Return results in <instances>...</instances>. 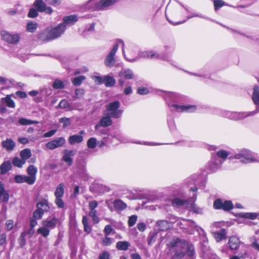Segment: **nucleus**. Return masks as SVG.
Segmentation results:
<instances>
[{
  "instance_id": "obj_1",
  "label": "nucleus",
  "mask_w": 259,
  "mask_h": 259,
  "mask_svg": "<svg viewBox=\"0 0 259 259\" xmlns=\"http://www.w3.org/2000/svg\"><path fill=\"white\" fill-rule=\"evenodd\" d=\"M119 44H121L122 45V54L124 58L129 62H134L136 61V59H129L126 57L124 48V44L122 40H119L117 41L116 44L114 45L112 49L111 50L109 54L107 56L106 58L105 59L104 63L106 66L108 67H111L114 65L115 62L114 56L118 50Z\"/></svg>"
},
{
  "instance_id": "obj_2",
  "label": "nucleus",
  "mask_w": 259,
  "mask_h": 259,
  "mask_svg": "<svg viewBox=\"0 0 259 259\" xmlns=\"http://www.w3.org/2000/svg\"><path fill=\"white\" fill-rule=\"evenodd\" d=\"M119 107L120 103L119 101H115L108 104L107 105L105 115L115 118H119L122 113V110L118 109Z\"/></svg>"
},
{
  "instance_id": "obj_3",
  "label": "nucleus",
  "mask_w": 259,
  "mask_h": 259,
  "mask_svg": "<svg viewBox=\"0 0 259 259\" xmlns=\"http://www.w3.org/2000/svg\"><path fill=\"white\" fill-rule=\"evenodd\" d=\"M235 158L240 159L242 163H247L251 162L256 161V159L254 158L251 152L248 150H242L238 153L235 154L233 157H230V159Z\"/></svg>"
},
{
  "instance_id": "obj_4",
  "label": "nucleus",
  "mask_w": 259,
  "mask_h": 259,
  "mask_svg": "<svg viewBox=\"0 0 259 259\" xmlns=\"http://www.w3.org/2000/svg\"><path fill=\"white\" fill-rule=\"evenodd\" d=\"M118 0H90L88 4L92 6V8L97 10H103L116 3Z\"/></svg>"
},
{
  "instance_id": "obj_5",
  "label": "nucleus",
  "mask_w": 259,
  "mask_h": 259,
  "mask_svg": "<svg viewBox=\"0 0 259 259\" xmlns=\"http://www.w3.org/2000/svg\"><path fill=\"white\" fill-rule=\"evenodd\" d=\"M254 115V112H236L225 111L224 116L232 120H239L249 116Z\"/></svg>"
},
{
  "instance_id": "obj_6",
  "label": "nucleus",
  "mask_w": 259,
  "mask_h": 259,
  "mask_svg": "<svg viewBox=\"0 0 259 259\" xmlns=\"http://www.w3.org/2000/svg\"><path fill=\"white\" fill-rule=\"evenodd\" d=\"M138 58H147V59H162L164 60H167V58L165 57L162 56L160 54H158L157 53L153 51H143L139 53L138 57L137 58H136L137 60Z\"/></svg>"
},
{
  "instance_id": "obj_7",
  "label": "nucleus",
  "mask_w": 259,
  "mask_h": 259,
  "mask_svg": "<svg viewBox=\"0 0 259 259\" xmlns=\"http://www.w3.org/2000/svg\"><path fill=\"white\" fill-rule=\"evenodd\" d=\"M1 35L3 40L10 44H16L20 39V35L18 34H13L4 30L1 32Z\"/></svg>"
},
{
  "instance_id": "obj_8",
  "label": "nucleus",
  "mask_w": 259,
  "mask_h": 259,
  "mask_svg": "<svg viewBox=\"0 0 259 259\" xmlns=\"http://www.w3.org/2000/svg\"><path fill=\"white\" fill-rule=\"evenodd\" d=\"M49 28L53 40L60 37L65 31V26L64 24H60L56 26Z\"/></svg>"
},
{
  "instance_id": "obj_9",
  "label": "nucleus",
  "mask_w": 259,
  "mask_h": 259,
  "mask_svg": "<svg viewBox=\"0 0 259 259\" xmlns=\"http://www.w3.org/2000/svg\"><path fill=\"white\" fill-rule=\"evenodd\" d=\"M60 223V220L55 217L48 218L42 221V226H45L50 230L55 228Z\"/></svg>"
},
{
  "instance_id": "obj_10",
  "label": "nucleus",
  "mask_w": 259,
  "mask_h": 259,
  "mask_svg": "<svg viewBox=\"0 0 259 259\" xmlns=\"http://www.w3.org/2000/svg\"><path fill=\"white\" fill-rule=\"evenodd\" d=\"M171 111H177L178 112L186 111L188 112H193L196 109V106L194 105H178L176 104H172L169 105Z\"/></svg>"
},
{
  "instance_id": "obj_11",
  "label": "nucleus",
  "mask_w": 259,
  "mask_h": 259,
  "mask_svg": "<svg viewBox=\"0 0 259 259\" xmlns=\"http://www.w3.org/2000/svg\"><path fill=\"white\" fill-rule=\"evenodd\" d=\"M36 207L44 213L49 212L50 210V206L48 199V195L45 198L39 200L36 204Z\"/></svg>"
},
{
  "instance_id": "obj_12",
  "label": "nucleus",
  "mask_w": 259,
  "mask_h": 259,
  "mask_svg": "<svg viewBox=\"0 0 259 259\" xmlns=\"http://www.w3.org/2000/svg\"><path fill=\"white\" fill-rule=\"evenodd\" d=\"M65 143V139L63 137H60L48 142L46 144V146L48 148L53 150L62 146Z\"/></svg>"
},
{
  "instance_id": "obj_13",
  "label": "nucleus",
  "mask_w": 259,
  "mask_h": 259,
  "mask_svg": "<svg viewBox=\"0 0 259 259\" xmlns=\"http://www.w3.org/2000/svg\"><path fill=\"white\" fill-rule=\"evenodd\" d=\"M34 6L39 12H45L49 14L52 13V9L49 7H47L46 4L42 0H35Z\"/></svg>"
},
{
  "instance_id": "obj_14",
  "label": "nucleus",
  "mask_w": 259,
  "mask_h": 259,
  "mask_svg": "<svg viewBox=\"0 0 259 259\" xmlns=\"http://www.w3.org/2000/svg\"><path fill=\"white\" fill-rule=\"evenodd\" d=\"M38 39L42 42H48L53 40L49 27L45 29L38 34Z\"/></svg>"
},
{
  "instance_id": "obj_15",
  "label": "nucleus",
  "mask_w": 259,
  "mask_h": 259,
  "mask_svg": "<svg viewBox=\"0 0 259 259\" xmlns=\"http://www.w3.org/2000/svg\"><path fill=\"white\" fill-rule=\"evenodd\" d=\"M252 99L254 104L256 106L255 110L253 111L254 112L255 114L259 112V88L257 86H254L253 87Z\"/></svg>"
},
{
  "instance_id": "obj_16",
  "label": "nucleus",
  "mask_w": 259,
  "mask_h": 259,
  "mask_svg": "<svg viewBox=\"0 0 259 259\" xmlns=\"http://www.w3.org/2000/svg\"><path fill=\"white\" fill-rule=\"evenodd\" d=\"M112 117L106 115L103 117L100 120V122L97 124L95 127L96 130H98L100 126L107 127L112 123V121L111 119Z\"/></svg>"
},
{
  "instance_id": "obj_17",
  "label": "nucleus",
  "mask_w": 259,
  "mask_h": 259,
  "mask_svg": "<svg viewBox=\"0 0 259 259\" xmlns=\"http://www.w3.org/2000/svg\"><path fill=\"white\" fill-rule=\"evenodd\" d=\"M15 181L17 183H26L28 185H31L34 183L32 181L30 178L26 175H16L15 177Z\"/></svg>"
},
{
  "instance_id": "obj_18",
  "label": "nucleus",
  "mask_w": 259,
  "mask_h": 259,
  "mask_svg": "<svg viewBox=\"0 0 259 259\" xmlns=\"http://www.w3.org/2000/svg\"><path fill=\"white\" fill-rule=\"evenodd\" d=\"M240 241L236 236H231L229 239L228 244L231 250L237 249L240 245Z\"/></svg>"
},
{
  "instance_id": "obj_19",
  "label": "nucleus",
  "mask_w": 259,
  "mask_h": 259,
  "mask_svg": "<svg viewBox=\"0 0 259 259\" xmlns=\"http://www.w3.org/2000/svg\"><path fill=\"white\" fill-rule=\"evenodd\" d=\"M37 172V168L33 165H29L27 169V173L28 177L31 179L32 181L34 183L36 179V174Z\"/></svg>"
},
{
  "instance_id": "obj_20",
  "label": "nucleus",
  "mask_w": 259,
  "mask_h": 259,
  "mask_svg": "<svg viewBox=\"0 0 259 259\" xmlns=\"http://www.w3.org/2000/svg\"><path fill=\"white\" fill-rule=\"evenodd\" d=\"M77 18L74 15H72L64 17L63 19V23L61 24H64L65 27L66 26H71L73 25L77 21Z\"/></svg>"
},
{
  "instance_id": "obj_21",
  "label": "nucleus",
  "mask_w": 259,
  "mask_h": 259,
  "mask_svg": "<svg viewBox=\"0 0 259 259\" xmlns=\"http://www.w3.org/2000/svg\"><path fill=\"white\" fill-rule=\"evenodd\" d=\"M15 145L14 141L11 139L8 138L2 142V147L9 151H12L14 149Z\"/></svg>"
},
{
  "instance_id": "obj_22",
  "label": "nucleus",
  "mask_w": 259,
  "mask_h": 259,
  "mask_svg": "<svg viewBox=\"0 0 259 259\" xmlns=\"http://www.w3.org/2000/svg\"><path fill=\"white\" fill-rule=\"evenodd\" d=\"M226 230L224 229H221L219 231L212 233L213 236L217 242H220L223 239H226Z\"/></svg>"
},
{
  "instance_id": "obj_23",
  "label": "nucleus",
  "mask_w": 259,
  "mask_h": 259,
  "mask_svg": "<svg viewBox=\"0 0 259 259\" xmlns=\"http://www.w3.org/2000/svg\"><path fill=\"white\" fill-rule=\"evenodd\" d=\"M119 77H123L126 79H132L134 77L133 71L130 69H124L118 73Z\"/></svg>"
},
{
  "instance_id": "obj_24",
  "label": "nucleus",
  "mask_w": 259,
  "mask_h": 259,
  "mask_svg": "<svg viewBox=\"0 0 259 259\" xmlns=\"http://www.w3.org/2000/svg\"><path fill=\"white\" fill-rule=\"evenodd\" d=\"M76 154L75 151L66 150L63 156V160L68 163L69 165H71L72 163L73 159L71 158L72 156H74Z\"/></svg>"
},
{
  "instance_id": "obj_25",
  "label": "nucleus",
  "mask_w": 259,
  "mask_h": 259,
  "mask_svg": "<svg viewBox=\"0 0 259 259\" xmlns=\"http://www.w3.org/2000/svg\"><path fill=\"white\" fill-rule=\"evenodd\" d=\"M0 195L2 202H8L9 200V194L5 190V185L0 181Z\"/></svg>"
},
{
  "instance_id": "obj_26",
  "label": "nucleus",
  "mask_w": 259,
  "mask_h": 259,
  "mask_svg": "<svg viewBox=\"0 0 259 259\" xmlns=\"http://www.w3.org/2000/svg\"><path fill=\"white\" fill-rule=\"evenodd\" d=\"M83 140V138L81 135H74L70 136L68 139V142L71 145H74L76 143H81Z\"/></svg>"
},
{
  "instance_id": "obj_27",
  "label": "nucleus",
  "mask_w": 259,
  "mask_h": 259,
  "mask_svg": "<svg viewBox=\"0 0 259 259\" xmlns=\"http://www.w3.org/2000/svg\"><path fill=\"white\" fill-rule=\"evenodd\" d=\"M114 209L115 210H122L126 207V204L120 200H116L113 203Z\"/></svg>"
},
{
  "instance_id": "obj_28",
  "label": "nucleus",
  "mask_w": 259,
  "mask_h": 259,
  "mask_svg": "<svg viewBox=\"0 0 259 259\" xmlns=\"http://www.w3.org/2000/svg\"><path fill=\"white\" fill-rule=\"evenodd\" d=\"M12 168V165L10 162L6 161L4 162L0 166L1 174L4 175Z\"/></svg>"
},
{
  "instance_id": "obj_29",
  "label": "nucleus",
  "mask_w": 259,
  "mask_h": 259,
  "mask_svg": "<svg viewBox=\"0 0 259 259\" xmlns=\"http://www.w3.org/2000/svg\"><path fill=\"white\" fill-rule=\"evenodd\" d=\"M184 223L187 224L186 227L189 228L185 229V230H187L191 234L193 233V231L197 227L195 223L191 220H184Z\"/></svg>"
},
{
  "instance_id": "obj_30",
  "label": "nucleus",
  "mask_w": 259,
  "mask_h": 259,
  "mask_svg": "<svg viewBox=\"0 0 259 259\" xmlns=\"http://www.w3.org/2000/svg\"><path fill=\"white\" fill-rule=\"evenodd\" d=\"M130 245V243L128 241H118L116 244V247L119 250H127Z\"/></svg>"
},
{
  "instance_id": "obj_31",
  "label": "nucleus",
  "mask_w": 259,
  "mask_h": 259,
  "mask_svg": "<svg viewBox=\"0 0 259 259\" xmlns=\"http://www.w3.org/2000/svg\"><path fill=\"white\" fill-rule=\"evenodd\" d=\"M64 194V185L60 183L56 188L54 195L55 197H62Z\"/></svg>"
},
{
  "instance_id": "obj_32",
  "label": "nucleus",
  "mask_w": 259,
  "mask_h": 259,
  "mask_svg": "<svg viewBox=\"0 0 259 259\" xmlns=\"http://www.w3.org/2000/svg\"><path fill=\"white\" fill-rule=\"evenodd\" d=\"M20 155L21 158L25 162L32 155L31 150L28 148L24 149L20 152Z\"/></svg>"
},
{
  "instance_id": "obj_33",
  "label": "nucleus",
  "mask_w": 259,
  "mask_h": 259,
  "mask_svg": "<svg viewBox=\"0 0 259 259\" xmlns=\"http://www.w3.org/2000/svg\"><path fill=\"white\" fill-rule=\"evenodd\" d=\"M103 82L106 87H110L114 85L115 79L111 76L106 75L103 79Z\"/></svg>"
},
{
  "instance_id": "obj_34",
  "label": "nucleus",
  "mask_w": 259,
  "mask_h": 259,
  "mask_svg": "<svg viewBox=\"0 0 259 259\" xmlns=\"http://www.w3.org/2000/svg\"><path fill=\"white\" fill-rule=\"evenodd\" d=\"M158 229L160 231H165L168 229L169 227L168 222L165 220L159 221L157 222Z\"/></svg>"
},
{
  "instance_id": "obj_35",
  "label": "nucleus",
  "mask_w": 259,
  "mask_h": 259,
  "mask_svg": "<svg viewBox=\"0 0 259 259\" xmlns=\"http://www.w3.org/2000/svg\"><path fill=\"white\" fill-rule=\"evenodd\" d=\"M171 203L174 206H181L185 204L188 205L187 201L178 198L174 199Z\"/></svg>"
},
{
  "instance_id": "obj_36",
  "label": "nucleus",
  "mask_w": 259,
  "mask_h": 259,
  "mask_svg": "<svg viewBox=\"0 0 259 259\" xmlns=\"http://www.w3.org/2000/svg\"><path fill=\"white\" fill-rule=\"evenodd\" d=\"M50 231L48 228H46L45 226H42L41 227L38 228L37 230L38 234H41L44 237H48L50 234Z\"/></svg>"
},
{
  "instance_id": "obj_37",
  "label": "nucleus",
  "mask_w": 259,
  "mask_h": 259,
  "mask_svg": "<svg viewBox=\"0 0 259 259\" xmlns=\"http://www.w3.org/2000/svg\"><path fill=\"white\" fill-rule=\"evenodd\" d=\"M18 122L20 124L22 125H30L32 124H36L38 123L37 121L31 120L24 118H20L18 121Z\"/></svg>"
},
{
  "instance_id": "obj_38",
  "label": "nucleus",
  "mask_w": 259,
  "mask_h": 259,
  "mask_svg": "<svg viewBox=\"0 0 259 259\" xmlns=\"http://www.w3.org/2000/svg\"><path fill=\"white\" fill-rule=\"evenodd\" d=\"M25 162L22 158L20 159L17 157H15L13 159V164L14 166L21 168L25 164Z\"/></svg>"
},
{
  "instance_id": "obj_39",
  "label": "nucleus",
  "mask_w": 259,
  "mask_h": 259,
  "mask_svg": "<svg viewBox=\"0 0 259 259\" xmlns=\"http://www.w3.org/2000/svg\"><path fill=\"white\" fill-rule=\"evenodd\" d=\"M187 207L196 213H202L203 212L202 208L196 206L194 203L188 204Z\"/></svg>"
},
{
  "instance_id": "obj_40",
  "label": "nucleus",
  "mask_w": 259,
  "mask_h": 259,
  "mask_svg": "<svg viewBox=\"0 0 259 259\" xmlns=\"http://www.w3.org/2000/svg\"><path fill=\"white\" fill-rule=\"evenodd\" d=\"M3 100L8 107L10 108H14L15 107V102L11 99L10 95H7Z\"/></svg>"
},
{
  "instance_id": "obj_41",
  "label": "nucleus",
  "mask_w": 259,
  "mask_h": 259,
  "mask_svg": "<svg viewBox=\"0 0 259 259\" xmlns=\"http://www.w3.org/2000/svg\"><path fill=\"white\" fill-rule=\"evenodd\" d=\"M26 234V233L25 232H23L21 233V234L18 239V242L20 245V247L21 248L23 247L26 244V239H25Z\"/></svg>"
},
{
  "instance_id": "obj_42",
  "label": "nucleus",
  "mask_w": 259,
  "mask_h": 259,
  "mask_svg": "<svg viewBox=\"0 0 259 259\" xmlns=\"http://www.w3.org/2000/svg\"><path fill=\"white\" fill-rule=\"evenodd\" d=\"M37 28V23L30 22L27 23V30L30 32H34Z\"/></svg>"
},
{
  "instance_id": "obj_43",
  "label": "nucleus",
  "mask_w": 259,
  "mask_h": 259,
  "mask_svg": "<svg viewBox=\"0 0 259 259\" xmlns=\"http://www.w3.org/2000/svg\"><path fill=\"white\" fill-rule=\"evenodd\" d=\"M87 146L89 148L94 149L97 146V140L95 138H91L87 141Z\"/></svg>"
},
{
  "instance_id": "obj_44",
  "label": "nucleus",
  "mask_w": 259,
  "mask_h": 259,
  "mask_svg": "<svg viewBox=\"0 0 259 259\" xmlns=\"http://www.w3.org/2000/svg\"><path fill=\"white\" fill-rule=\"evenodd\" d=\"M59 107L63 109H65L67 110H71L73 109L70 107L68 102L65 100H61L59 104Z\"/></svg>"
},
{
  "instance_id": "obj_45",
  "label": "nucleus",
  "mask_w": 259,
  "mask_h": 259,
  "mask_svg": "<svg viewBox=\"0 0 259 259\" xmlns=\"http://www.w3.org/2000/svg\"><path fill=\"white\" fill-rule=\"evenodd\" d=\"M85 79V77L84 75L76 77L73 79L72 83L74 85H79Z\"/></svg>"
},
{
  "instance_id": "obj_46",
  "label": "nucleus",
  "mask_w": 259,
  "mask_h": 259,
  "mask_svg": "<svg viewBox=\"0 0 259 259\" xmlns=\"http://www.w3.org/2000/svg\"><path fill=\"white\" fill-rule=\"evenodd\" d=\"M258 216V214L254 212H247L241 214V217L245 218H248L251 220L256 219Z\"/></svg>"
},
{
  "instance_id": "obj_47",
  "label": "nucleus",
  "mask_w": 259,
  "mask_h": 259,
  "mask_svg": "<svg viewBox=\"0 0 259 259\" xmlns=\"http://www.w3.org/2000/svg\"><path fill=\"white\" fill-rule=\"evenodd\" d=\"M55 203L59 208H63L65 206V203L62 197H56Z\"/></svg>"
},
{
  "instance_id": "obj_48",
  "label": "nucleus",
  "mask_w": 259,
  "mask_h": 259,
  "mask_svg": "<svg viewBox=\"0 0 259 259\" xmlns=\"http://www.w3.org/2000/svg\"><path fill=\"white\" fill-rule=\"evenodd\" d=\"M44 213H45L37 208V209L33 212V217L35 220H40L42 218Z\"/></svg>"
},
{
  "instance_id": "obj_49",
  "label": "nucleus",
  "mask_w": 259,
  "mask_h": 259,
  "mask_svg": "<svg viewBox=\"0 0 259 259\" xmlns=\"http://www.w3.org/2000/svg\"><path fill=\"white\" fill-rule=\"evenodd\" d=\"M229 155V153L226 150H220L217 152V156L223 160L226 159Z\"/></svg>"
},
{
  "instance_id": "obj_50",
  "label": "nucleus",
  "mask_w": 259,
  "mask_h": 259,
  "mask_svg": "<svg viewBox=\"0 0 259 259\" xmlns=\"http://www.w3.org/2000/svg\"><path fill=\"white\" fill-rule=\"evenodd\" d=\"M233 208V204L230 201H226L223 203L222 209L224 210H229Z\"/></svg>"
},
{
  "instance_id": "obj_51",
  "label": "nucleus",
  "mask_w": 259,
  "mask_h": 259,
  "mask_svg": "<svg viewBox=\"0 0 259 259\" xmlns=\"http://www.w3.org/2000/svg\"><path fill=\"white\" fill-rule=\"evenodd\" d=\"M53 87L55 89H61L64 88V85L62 81L57 79L54 82Z\"/></svg>"
},
{
  "instance_id": "obj_52",
  "label": "nucleus",
  "mask_w": 259,
  "mask_h": 259,
  "mask_svg": "<svg viewBox=\"0 0 259 259\" xmlns=\"http://www.w3.org/2000/svg\"><path fill=\"white\" fill-rule=\"evenodd\" d=\"M59 122L63 123V127L65 128L71 124V121L69 118L63 117L59 119Z\"/></svg>"
},
{
  "instance_id": "obj_53",
  "label": "nucleus",
  "mask_w": 259,
  "mask_h": 259,
  "mask_svg": "<svg viewBox=\"0 0 259 259\" xmlns=\"http://www.w3.org/2000/svg\"><path fill=\"white\" fill-rule=\"evenodd\" d=\"M113 242V239L111 238L106 237L102 240V244L104 246H108L110 245Z\"/></svg>"
},
{
  "instance_id": "obj_54",
  "label": "nucleus",
  "mask_w": 259,
  "mask_h": 259,
  "mask_svg": "<svg viewBox=\"0 0 259 259\" xmlns=\"http://www.w3.org/2000/svg\"><path fill=\"white\" fill-rule=\"evenodd\" d=\"M137 220V216L136 215H133L131 216L129 218L128 221V224L130 227L133 226L136 223Z\"/></svg>"
},
{
  "instance_id": "obj_55",
  "label": "nucleus",
  "mask_w": 259,
  "mask_h": 259,
  "mask_svg": "<svg viewBox=\"0 0 259 259\" xmlns=\"http://www.w3.org/2000/svg\"><path fill=\"white\" fill-rule=\"evenodd\" d=\"M223 202L221 199H217L213 202V207L215 209H222Z\"/></svg>"
},
{
  "instance_id": "obj_56",
  "label": "nucleus",
  "mask_w": 259,
  "mask_h": 259,
  "mask_svg": "<svg viewBox=\"0 0 259 259\" xmlns=\"http://www.w3.org/2000/svg\"><path fill=\"white\" fill-rule=\"evenodd\" d=\"M6 227L7 231H11L14 228V222L11 220H8L6 222Z\"/></svg>"
},
{
  "instance_id": "obj_57",
  "label": "nucleus",
  "mask_w": 259,
  "mask_h": 259,
  "mask_svg": "<svg viewBox=\"0 0 259 259\" xmlns=\"http://www.w3.org/2000/svg\"><path fill=\"white\" fill-rule=\"evenodd\" d=\"M225 5L224 2L222 0H215L214 1V6L215 10L222 7Z\"/></svg>"
},
{
  "instance_id": "obj_58",
  "label": "nucleus",
  "mask_w": 259,
  "mask_h": 259,
  "mask_svg": "<svg viewBox=\"0 0 259 259\" xmlns=\"http://www.w3.org/2000/svg\"><path fill=\"white\" fill-rule=\"evenodd\" d=\"M184 245H186L185 243ZM187 246V252L189 256H193L194 254V248L192 245H188Z\"/></svg>"
},
{
  "instance_id": "obj_59",
  "label": "nucleus",
  "mask_w": 259,
  "mask_h": 259,
  "mask_svg": "<svg viewBox=\"0 0 259 259\" xmlns=\"http://www.w3.org/2000/svg\"><path fill=\"white\" fill-rule=\"evenodd\" d=\"M76 98H80L83 96L84 95V90L81 89H78L75 90V92Z\"/></svg>"
},
{
  "instance_id": "obj_60",
  "label": "nucleus",
  "mask_w": 259,
  "mask_h": 259,
  "mask_svg": "<svg viewBox=\"0 0 259 259\" xmlns=\"http://www.w3.org/2000/svg\"><path fill=\"white\" fill-rule=\"evenodd\" d=\"M38 15L37 10L34 9H31L28 14V16L29 18H34Z\"/></svg>"
},
{
  "instance_id": "obj_61",
  "label": "nucleus",
  "mask_w": 259,
  "mask_h": 259,
  "mask_svg": "<svg viewBox=\"0 0 259 259\" xmlns=\"http://www.w3.org/2000/svg\"><path fill=\"white\" fill-rule=\"evenodd\" d=\"M99 259H110L109 253L108 251H104L99 255Z\"/></svg>"
},
{
  "instance_id": "obj_62",
  "label": "nucleus",
  "mask_w": 259,
  "mask_h": 259,
  "mask_svg": "<svg viewBox=\"0 0 259 259\" xmlns=\"http://www.w3.org/2000/svg\"><path fill=\"white\" fill-rule=\"evenodd\" d=\"M98 204L97 201L95 200L90 202L89 206L90 210H96L95 208L97 207Z\"/></svg>"
},
{
  "instance_id": "obj_63",
  "label": "nucleus",
  "mask_w": 259,
  "mask_h": 259,
  "mask_svg": "<svg viewBox=\"0 0 259 259\" xmlns=\"http://www.w3.org/2000/svg\"><path fill=\"white\" fill-rule=\"evenodd\" d=\"M112 230H113V229L110 225H106L105 226V227L104 228V230L106 236L109 235L112 232Z\"/></svg>"
},
{
  "instance_id": "obj_64",
  "label": "nucleus",
  "mask_w": 259,
  "mask_h": 259,
  "mask_svg": "<svg viewBox=\"0 0 259 259\" xmlns=\"http://www.w3.org/2000/svg\"><path fill=\"white\" fill-rule=\"evenodd\" d=\"M96 83L98 84H102L104 83L103 79L101 76H94L92 77Z\"/></svg>"
}]
</instances>
